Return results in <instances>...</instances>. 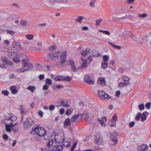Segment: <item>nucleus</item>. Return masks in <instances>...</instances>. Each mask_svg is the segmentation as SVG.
<instances>
[{
  "mask_svg": "<svg viewBox=\"0 0 151 151\" xmlns=\"http://www.w3.org/2000/svg\"><path fill=\"white\" fill-rule=\"evenodd\" d=\"M14 46L12 49H9L8 50V55L9 57L12 58L14 61L16 63H19L20 61V58L22 57H19L18 55L22 54L19 53H17V51L19 49L22 50L23 48L20 44L18 42L14 41L12 43Z\"/></svg>",
  "mask_w": 151,
  "mask_h": 151,
  "instance_id": "obj_1",
  "label": "nucleus"
},
{
  "mask_svg": "<svg viewBox=\"0 0 151 151\" xmlns=\"http://www.w3.org/2000/svg\"><path fill=\"white\" fill-rule=\"evenodd\" d=\"M20 57H22L23 67L20 69H17V71L18 73L23 72L27 70H30L33 68V66L32 64L29 61L28 57L24 54L19 55Z\"/></svg>",
  "mask_w": 151,
  "mask_h": 151,
  "instance_id": "obj_2",
  "label": "nucleus"
},
{
  "mask_svg": "<svg viewBox=\"0 0 151 151\" xmlns=\"http://www.w3.org/2000/svg\"><path fill=\"white\" fill-rule=\"evenodd\" d=\"M32 130L38 136H43L46 132L45 128L37 125L35 126V127L32 128Z\"/></svg>",
  "mask_w": 151,
  "mask_h": 151,
  "instance_id": "obj_3",
  "label": "nucleus"
},
{
  "mask_svg": "<svg viewBox=\"0 0 151 151\" xmlns=\"http://www.w3.org/2000/svg\"><path fill=\"white\" fill-rule=\"evenodd\" d=\"M117 135L115 132L111 133L110 135V140L109 144L110 147L114 146L116 144L117 141Z\"/></svg>",
  "mask_w": 151,
  "mask_h": 151,
  "instance_id": "obj_4",
  "label": "nucleus"
},
{
  "mask_svg": "<svg viewBox=\"0 0 151 151\" xmlns=\"http://www.w3.org/2000/svg\"><path fill=\"white\" fill-rule=\"evenodd\" d=\"M17 119V117L15 116H12L11 114H9L8 117L6 118L3 122L5 125H12L13 122L16 121Z\"/></svg>",
  "mask_w": 151,
  "mask_h": 151,
  "instance_id": "obj_5",
  "label": "nucleus"
},
{
  "mask_svg": "<svg viewBox=\"0 0 151 151\" xmlns=\"http://www.w3.org/2000/svg\"><path fill=\"white\" fill-rule=\"evenodd\" d=\"M148 114V113L147 111L143 112L142 114L140 112H139L136 115L135 117V120L139 121L141 119V121L142 122H144L146 119Z\"/></svg>",
  "mask_w": 151,
  "mask_h": 151,
  "instance_id": "obj_6",
  "label": "nucleus"
},
{
  "mask_svg": "<svg viewBox=\"0 0 151 151\" xmlns=\"http://www.w3.org/2000/svg\"><path fill=\"white\" fill-rule=\"evenodd\" d=\"M93 76L92 75L90 74L86 75L84 79V81L90 85L94 84V81L93 79Z\"/></svg>",
  "mask_w": 151,
  "mask_h": 151,
  "instance_id": "obj_7",
  "label": "nucleus"
},
{
  "mask_svg": "<svg viewBox=\"0 0 151 151\" xmlns=\"http://www.w3.org/2000/svg\"><path fill=\"white\" fill-rule=\"evenodd\" d=\"M67 53L66 51H64L62 53L60 56V61L59 63H58L56 64V65L58 66L60 65H62L66 62V58L67 56Z\"/></svg>",
  "mask_w": 151,
  "mask_h": 151,
  "instance_id": "obj_8",
  "label": "nucleus"
},
{
  "mask_svg": "<svg viewBox=\"0 0 151 151\" xmlns=\"http://www.w3.org/2000/svg\"><path fill=\"white\" fill-rule=\"evenodd\" d=\"M34 123V120L30 118H27L26 119L24 122V126L25 128L30 127Z\"/></svg>",
  "mask_w": 151,
  "mask_h": 151,
  "instance_id": "obj_9",
  "label": "nucleus"
},
{
  "mask_svg": "<svg viewBox=\"0 0 151 151\" xmlns=\"http://www.w3.org/2000/svg\"><path fill=\"white\" fill-rule=\"evenodd\" d=\"M64 134H63L55 135V142L57 143H63L64 139Z\"/></svg>",
  "mask_w": 151,
  "mask_h": 151,
  "instance_id": "obj_10",
  "label": "nucleus"
},
{
  "mask_svg": "<svg viewBox=\"0 0 151 151\" xmlns=\"http://www.w3.org/2000/svg\"><path fill=\"white\" fill-rule=\"evenodd\" d=\"M14 126L15 124H13L12 125H5L6 131L8 132H11V129L14 132L18 131V127L16 129H14Z\"/></svg>",
  "mask_w": 151,
  "mask_h": 151,
  "instance_id": "obj_11",
  "label": "nucleus"
},
{
  "mask_svg": "<svg viewBox=\"0 0 151 151\" xmlns=\"http://www.w3.org/2000/svg\"><path fill=\"white\" fill-rule=\"evenodd\" d=\"M107 121V119L105 116H103L101 118H98V121L100 123L101 125L104 127H105L106 126L105 122Z\"/></svg>",
  "mask_w": 151,
  "mask_h": 151,
  "instance_id": "obj_12",
  "label": "nucleus"
},
{
  "mask_svg": "<svg viewBox=\"0 0 151 151\" xmlns=\"http://www.w3.org/2000/svg\"><path fill=\"white\" fill-rule=\"evenodd\" d=\"M95 142L98 145H102L103 143V140L100 135H96Z\"/></svg>",
  "mask_w": 151,
  "mask_h": 151,
  "instance_id": "obj_13",
  "label": "nucleus"
},
{
  "mask_svg": "<svg viewBox=\"0 0 151 151\" xmlns=\"http://www.w3.org/2000/svg\"><path fill=\"white\" fill-rule=\"evenodd\" d=\"M81 60L83 62L81 66L79 67L78 69L83 70L87 67V61L86 60L83 58H81Z\"/></svg>",
  "mask_w": 151,
  "mask_h": 151,
  "instance_id": "obj_14",
  "label": "nucleus"
},
{
  "mask_svg": "<svg viewBox=\"0 0 151 151\" xmlns=\"http://www.w3.org/2000/svg\"><path fill=\"white\" fill-rule=\"evenodd\" d=\"M55 142H53V140L49 141L46 144V148L45 149H50L53 148V146L55 145Z\"/></svg>",
  "mask_w": 151,
  "mask_h": 151,
  "instance_id": "obj_15",
  "label": "nucleus"
},
{
  "mask_svg": "<svg viewBox=\"0 0 151 151\" xmlns=\"http://www.w3.org/2000/svg\"><path fill=\"white\" fill-rule=\"evenodd\" d=\"M148 149L147 145L146 144H143L138 146L137 150L138 151H145Z\"/></svg>",
  "mask_w": 151,
  "mask_h": 151,
  "instance_id": "obj_16",
  "label": "nucleus"
},
{
  "mask_svg": "<svg viewBox=\"0 0 151 151\" xmlns=\"http://www.w3.org/2000/svg\"><path fill=\"white\" fill-rule=\"evenodd\" d=\"M56 143H55L53 146V148L56 151H61L63 148V146L61 145L57 144Z\"/></svg>",
  "mask_w": 151,
  "mask_h": 151,
  "instance_id": "obj_17",
  "label": "nucleus"
},
{
  "mask_svg": "<svg viewBox=\"0 0 151 151\" xmlns=\"http://www.w3.org/2000/svg\"><path fill=\"white\" fill-rule=\"evenodd\" d=\"M69 63L71 66V70L73 71H76L77 70L76 66L74 64V63L73 60H69Z\"/></svg>",
  "mask_w": 151,
  "mask_h": 151,
  "instance_id": "obj_18",
  "label": "nucleus"
},
{
  "mask_svg": "<svg viewBox=\"0 0 151 151\" xmlns=\"http://www.w3.org/2000/svg\"><path fill=\"white\" fill-rule=\"evenodd\" d=\"M121 78L124 81L123 82L126 83L127 85L129 84L130 79L128 77L124 75Z\"/></svg>",
  "mask_w": 151,
  "mask_h": 151,
  "instance_id": "obj_19",
  "label": "nucleus"
},
{
  "mask_svg": "<svg viewBox=\"0 0 151 151\" xmlns=\"http://www.w3.org/2000/svg\"><path fill=\"white\" fill-rule=\"evenodd\" d=\"M60 106L65 108H68L70 106V104L67 101H60Z\"/></svg>",
  "mask_w": 151,
  "mask_h": 151,
  "instance_id": "obj_20",
  "label": "nucleus"
},
{
  "mask_svg": "<svg viewBox=\"0 0 151 151\" xmlns=\"http://www.w3.org/2000/svg\"><path fill=\"white\" fill-rule=\"evenodd\" d=\"M98 83L99 84H101L103 86H105L106 83L105 79L102 77H100L99 78Z\"/></svg>",
  "mask_w": 151,
  "mask_h": 151,
  "instance_id": "obj_21",
  "label": "nucleus"
},
{
  "mask_svg": "<svg viewBox=\"0 0 151 151\" xmlns=\"http://www.w3.org/2000/svg\"><path fill=\"white\" fill-rule=\"evenodd\" d=\"M1 59L3 62L8 64L12 65V62L9 61L8 59L5 56H2L1 58Z\"/></svg>",
  "mask_w": 151,
  "mask_h": 151,
  "instance_id": "obj_22",
  "label": "nucleus"
},
{
  "mask_svg": "<svg viewBox=\"0 0 151 151\" xmlns=\"http://www.w3.org/2000/svg\"><path fill=\"white\" fill-rule=\"evenodd\" d=\"M127 35L129 36L131 38H132L134 36L132 33L128 31H124L122 34V36L124 37H126Z\"/></svg>",
  "mask_w": 151,
  "mask_h": 151,
  "instance_id": "obj_23",
  "label": "nucleus"
},
{
  "mask_svg": "<svg viewBox=\"0 0 151 151\" xmlns=\"http://www.w3.org/2000/svg\"><path fill=\"white\" fill-rule=\"evenodd\" d=\"M52 134L49 132H46V133L43 135L44 138L45 140H49L51 138Z\"/></svg>",
  "mask_w": 151,
  "mask_h": 151,
  "instance_id": "obj_24",
  "label": "nucleus"
},
{
  "mask_svg": "<svg viewBox=\"0 0 151 151\" xmlns=\"http://www.w3.org/2000/svg\"><path fill=\"white\" fill-rule=\"evenodd\" d=\"M90 51L89 48H87L81 52L82 55L84 57L86 56L89 54Z\"/></svg>",
  "mask_w": 151,
  "mask_h": 151,
  "instance_id": "obj_25",
  "label": "nucleus"
},
{
  "mask_svg": "<svg viewBox=\"0 0 151 151\" xmlns=\"http://www.w3.org/2000/svg\"><path fill=\"white\" fill-rule=\"evenodd\" d=\"M126 18V14L125 12L120 13L118 15V19L119 20L124 19Z\"/></svg>",
  "mask_w": 151,
  "mask_h": 151,
  "instance_id": "obj_26",
  "label": "nucleus"
},
{
  "mask_svg": "<svg viewBox=\"0 0 151 151\" xmlns=\"http://www.w3.org/2000/svg\"><path fill=\"white\" fill-rule=\"evenodd\" d=\"M63 87L64 86L63 85L59 84L53 86V89L54 90L58 91L63 88Z\"/></svg>",
  "mask_w": 151,
  "mask_h": 151,
  "instance_id": "obj_27",
  "label": "nucleus"
},
{
  "mask_svg": "<svg viewBox=\"0 0 151 151\" xmlns=\"http://www.w3.org/2000/svg\"><path fill=\"white\" fill-rule=\"evenodd\" d=\"M10 90L11 91L12 93L13 94H16L18 92V91L16 86H12L10 87Z\"/></svg>",
  "mask_w": 151,
  "mask_h": 151,
  "instance_id": "obj_28",
  "label": "nucleus"
},
{
  "mask_svg": "<svg viewBox=\"0 0 151 151\" xmlns=\"http://www.w3.org/2000/svg\"><path fill=\"white\" fill-rule=\"evenodd\" d=\"M51 53H48L45 57V59L47 61L52 60V56Z\"/></svg>",
  "mask_w": 151,
  "mask_h": 151,
  "instance_id": "obj_29",
  "label": "nucleus"
},
{
  "mask_svg": "<svg viewBox=\"0 0 151 151\" xmlns=\"http://www.w3.org/2000/svg\"><path fill=\"white\" fill-rule=\"evenodd\" d=\"M54 55V58L55 59V60H57L58 59V57L60 54V52L59 51H58L56 52H53Z\"/></svg>",
  "mask_w": 151,
  "mask_h": 151,
  "instance_id": "obj_30",
  "label": "nucleus"
},
{
  "mask_svg": "<svg viewBox=\"0 0 151 151\" xmlns=\"http://www.w3.org/2000/svg\"><path fill=\"white\" fill-rule=\"evenodd\" d=\"M64 127H65L66 126H69L71 124L70 120L69 119H66L64 122Z\"/></svg>",
  "mask_w": 151,
  "mask_h": 151,
  "instance_id": "obj_31",
  "label": "nucleus"
},
{
  "mask_svg": "<svg viewBox=\"0 0 151 151\" xmlns=\"http://www.w3.org/2000/svg\"><path fill=\"white\" fill-rule=\"evenodd\" d=\"M55 81H63V76H58L55 77Z\"/></svg>",
  "mask_w": 151,
  "mask_h": 151,
  "instance_id": "obj_32",
  "label": "nucleus"
},
{
  "mask_svg": "<svg viewBox=\"0 0 151 151\" xmlns=\"http://www.w3.org/2000/svg\"><path fill=\"white\" fill-rule=\"evenodd\" d=\"M80 116L79 114H76L73 115L71 118V121L72 122H74L75 120L79 117Z\"/></svg>",
  "mask_w": 151,
  "mask_h": 151,
  "instance_id": "obj_33",
  "label": "nucleus"
},
{
  "mask_svg": "<svg viewBox=\"0 0 151 151\" xmlns=\"http://www.w3.org/2000/svg\"><path fill=\"white\" fill-rule=\"evenodd\" d=\"M84 18V17H77V19L76 20V21L77 22L81 24L82 23V20Z\"/></svg>",
  "mask_w": 151,
  "mask_h": 151,
  "instance_id": "obj_34",
  "label": "nucleus"
},
{
  "mask_svg": "<svg viewBox=\"0 0 151 151\" xmlns=\"http://www.w3.org/2000/svg\"><path fill=\"white\" fill-rule=\"evenodd\" d=\"M109 43L112 45L114 48L116 49L120 50L121 49L122 47L120 46L114 45L113 44L109 42Z\"/></svg>",
  "mask_w": 151,
  "mask_h": 151,
  "instance_id": "obj_35",
  "label": "nucleus"
},
{
  "mask_svg": "<svg viewBox=\"0 0 151 151\" xmlns=\"http://www.w3.org/2000/svg\"><path fill=\"white\" fill-rule=\"evenodd\" d=\"M105 93L102 90H100L98 92L99 96L102 99Z\"/></svg>",
  "mask_w": 151,
  "mask_h": 151,
  "instance_id": "obj_36",
  "label": "nucleus"
},
{
  "mask_svg": "<svg viewBox=\"0 0 151 151\" xmlns=\"http://www.w3.org/2000/svg\"><path fill=\"white\" fill-rule=\"evenodd\" d=\"M127 85L123 82H120L119 83L117 87L119 88H122Z\"/></svg>",
  "mask_w": 151,
  "mask_h": 151,
  "instance_id": "obj_37",
  "label": "nucleus"
},
{
  "mask_svg": "<svg viewBox=\"0 0 151 151\" xmlns=\"http://www.w3.org/2000/svg\"><path fill=\"white\" fill-rule=\"evenodd\" d=\"M35 89L36 88L35 86H29L27 88L28 90L31 91L32 92H33Z\"/></svg>",
  "mask_w": 151,
  "mask_h": 151,
  "instance_id": "obj_38",
  "label": "nucleus"
},
{
  "mask_svg": "<svg viewBox=\"0 0 151 151\" xmlns=\"http://www.w3.org/2000/svg\"><path fill=\"white\" fill-rule=\"evenodd\" d=\"M72 79L71 77L69 76L66 77H63V81H69Z\"/></svg>",
  "mask_w": 151,
  "mask_h": 151,
  "instance_id": "obj_39",
  "label": "nucleus"
},
{
  "mask_svg": "<svg viewBox=\"0 0 151 151\" xmlns=\"http://www.w3.org/2000/svg\"><path fill=\"white\" fill-rule=\"evenodd\" d=\"M56 2L63 4H66L68 2V0H55Z\"/></svg>",
  "mask_w": 151,
  "mask_h": 151,
  "instance_id": "obj_40",
  "label": "nucleus"
},
{
  "mask_svg": "<svg viewBox=\"0 0 151 151\" xmlns=\"http://www.w3.org/2000/svg\"><path fill=\"white\" fill-rule=\"evenodd\" d=\"M45 83L49 86H50L52 84L51 80L50 78H47L45 80Z\"/></svg>",
  "mask_w": 151,
  "mask_h": 151,
  "instance_id": "obj_41",
  "label": "nucleus"
},
{
  "mask_svg": "<svg viewBox=\"0 0 151 151\" xmlns=\"http://www.w3.org/2000/svg\"><path fill=\"white\" fill-rule=\"evenodd\" d=\"M72 109H68L66 110L65 114L66 115H69L72 114Z\"/></svg>",
  "mask_w": 151,
  "mask_h": 151,
  "instance_id": "obj_42",
  "label": "nucleus"
},
{
  "mask_svg": "<svg viewBox=\"0 0 151 151\" xmlns=\"http://www.w3.org/2000/svg\"><path fill=\"white\" fill-rule=\"evenodd\" d=\"M26 37L27 39L29 40H32L33 39V35H32L27 34Z\"/></svg>",
  "mask_w": 151,
  "mask_h": 151,
  "instance_id": "obj_43",
  "label": "nucleus"
},
{
  "mask_svg": "<svg viewBox=\"0 0 151 151\" xmlns=\"http://www.w3.org/2000/svg\"><path fill=\"white\" fill-rule=\"evenodd\" d=\"M20 23L22 25L25 26L27 25V21L25 20H22L20 21Z\"/></svg>",
  "mask_w": 151,
  "mask_h": 151,
  "instance_id": "obj_44",
  "label": "nucleus"
},
{
  "mask_svg": "<svg viewBox=\"0 0 151 151\" xmlns=\"http://www.w3.org/2000/svg\"><path fill=\"white\" fill-rule=\"evenodd\" d=\"M138 107L139 110H143L145 108V105L143 104H141L139 105Z\"/></svg>",
  "mask_w": 151,
  "mask_h": 151,
  "instance_id": "obj_45",
  "label": "nucleus"
},
{
  "mask_svg": "<svg viewBox=\"0 0 151 151\" xmlns=\"http://www.w3.org/2000/svg\"><path fill=\"white\" fill-rule=\"evenodd\" d=\"M42 137L43 136H38L35 137V139L36 141L38 142H40L41 140Z\"/></svg>",
  "mask_w": 151,
  "mask_h": 151,
  "instance_id": "obj_46",
  "label": "nucleus"
},
{
  "mask_svg": "<svg viewBox=\"0 0 151 151\" xmlns=\"http://www.w3.org/2000/svg\"><path fill=\"white\" fill-rule=\"evenodd\" d=\"M29 48V49L32 50L39 51L40 50V49L34 46H30Z\"/></svg>",
  "mask_w": 151,
  "mask_h": 151,
  "instance_id": "obj_47",
  "label": "nucleus"
},
{
  "mask_svg": "<svg viewBox=\"0 0 151 151\" xmlns=\"http://www.w3.org/2000/svg\"><path fill=\"white\" fill-rule=\"evenodd\" d=\"M82 116L84 118V119L86 121L87 119H88V115L87 113H85L83 114Z\"/></svg>",
  "mask_w": 151,
  "mask_h": 151,
  "instance_id": "obj_48",
  "label": "nucleus"
},
{
  "mask_svg": "<svg viewBox=\"0 0 151 151\" xmlns=\"http://www.w3.org/2000/svg\"><path fill=\"white\" fill-rule=\"evenodd\" d=\"M103 98H102V99H106L108 100L111 98L110 96L107 94L105 93V95L103 96Z\"/></svg>",
  "mask_w": 151,
  "mask_h": 151,
  "instance_id": "obj_49",
  "label": "nucleus"
},
{
  "mask_svg": "<svg viewBox=\"0 0 151 151\" xmlns=\"http://www.w3.org/2000/svg\"><path fill=\"white\" fill-rule=\"evenodd\" d=\"M116 122L114 121L109 122V125L111 127H113L116 125Z\"/></svg>",
  "mask_w": 151,
  "mask_h": 151,
  "instance_id": "obj_50",
  "label": "nucleus"
},
{
  "mask_svg": "<svg viewBox=\"0 0 151 151\" xmlns=\"http://www.w3.org/2000/svg\"><path fill=\"white\" fill-rule=\"evenodd\" d=\"M136 40L137 43L139 44H142L143 43V40L141 38H137Z\"/></svg>",
  "mask_w": 151,
  "mask_h": 151,
  "instance_id": "obj_51",
  "label": "nucleus"
},
{
  "mask_svg": "<svg viewBox=\"0 0 151 151\" xmlns=\"http://www.w3.org/2000/svg\"><path fill=\"white\" fill-rule=\"evenodd\" d=\"M103 60L104 61V62H106L108 60H109V57L107 55H104L103 56Z\"/></svg>",
  "mask_w": 151,
  "mask_h": 151,
  "instance_id": "obj_52",
  "label": "nucleus"
},
{
  "mask_svg": "<svg viewBox=\"0 0 151 151\" xmlns=\"http://www.w3.org/2000/svg\"><path fill=\"white\" fill-rule=\"evenodd\" d=\"M102 65L103 68H106L108 67V63L106 62H102Z\"/></svg>",
  "mask_w": 151,
  "mask_h": 151,
  "instance_id": "obj_53",
  "label": "nucleus"
},
{
  "mask_svg": "<svg viewBox=\"0 0 151 151\" xmlns=\"http://www.w3.org/2000/svg\"><path fill=\"white\" fill-rule=\"evenodd\" d=\"M2 93L5 96H7L9 94V92L6 90H3L2 91Z\"/></svg>",
  "mask_w": 151,
  "mask_h": 151,
  "instance_id": "obj_54",
  "label": "nucleus"
},
{
  "mask_svg": "<svg viewBox=\"0 0 151 151\" xmlns=\"http://www.w3.org/2000/svg\"><path fill=\"white\" fill-rule=\"evenodd\" d=\"M139 17L140 18H145L147 16V15L145 13H143L142 14H139L138 15Z\"/></svg>",
  "mask_w": 151,
  "mask_h": 151,
  "instance_id": "obj_55",
  "label": "nucleus"
},
{
  "mask_svg": "<svg viewBox=\"0 0 151 151\" xmlns=\"http://www.w3.org/2000/svg\"><path fill=\"white\" fill-rule=\"evenodd\" d=\"M6 31L7 34L12 35H14L15 33L14 31L11 30H6Z\"/></svg>",
  "mask_w": 151,
  "mask_h": 151,
  "instance_id": "obj_56",
  "label": "nucleus"
},
{
  "mask_svg": "<svg viewBox=\"0 0 151 151\" xmlns=\"http://www.w3.org/2000/svg\"><path fill=\"white\" fill-rule=\"evenodd\" d=\"M151 103L150 102L147 103L146 104L145 106L147 109H150V108Z\"/></svg>",
  "mask_w": 151,
  "mask_h": 151,
  "instance_id": "obj_57",
  "label": "nucleus"
},
{
  "mask_svg": "<svg viewBox=\"0 0 151 151\" xmlns=\"http://www.w3.org/2000/svg\"><path fill=\"white\" fill-rule=\"evenodd\" d=\"M96 0H91V2L90 3V4L92 7L95 6L94 4L96 2Z\"/></svg>",
  "mask_w": 151,
  "mask_h": 151,
  "instance_id": "obj_58",
  "label": "nucleus"
},
{
  "mask_svg": "<svg viewBox=\"0 0 151 151\" xmlns=\"http://www.w3.org/2000/svg\"><path fill=\"white\" fill-rule=\"evenodd\" d=\"M20 109L21 114L22 115H24L25 114V113L23 109V106L22 105H21L20 106Z\"/></svg>",
  "mask_w": 151,
  "mask_h": 151,
  "instance_id": "obj_59",
  "label": "nucleus"
},
{
  "mask_svg": "<svg viewBox=\"0 0 151 151\" xmlns=\"http://www.w3.org/2000/svg\"><path fill=\"white\" fill-rule=\"evenodd\" d=\"M42 42L41 41H38L37 42V47L39 48L42 47Z\"/></svg>",
  "mask_w": 151,
  "mask_h": 151,
  "instance_id": "obj_60",
  "label": "nucleus"
},
{
  "mask_svg": "<svg viewBox=\"0 0 151 151\" xmlns=\"http://www.w3.org/2000/svg\"><path fill=\"white\" fill-rule=\"evenodd\" d=\"M63 145L66 147H68L70 145V143L69 142H63Z\"/></svg>",
  "mask_w": 151,
  "mask_h": 151,
  "instance_id": "obj_61",
  "label": "nucleus"
},
{
  "mask_svg": "<svg viewBox=\"0 0 151 151\" xmlns=\"http://www.w3.org/2000/svg\"><path fill=\"white\" fill-rule=\"evenodd\" d=\"M55 108V106L53 105H51L49 106V109L50 111L53 110Z\"/></svg>",
  "mask_w": 151,
  "mask_h": 151,
  "instance_id": "obj_62",
  "label": "nucleus"
},
{
  "mask_svg": "<svg viewBox=\"0 0 151 151\" xmlns=\"http://www.w3.org/2000/svg\"><path fill=\"white\" fill-rule=\"evenodd\" d=\"M49 86L45 84L44 85L43 87V89L44 90H46L48 89Z\"/></svg>",
  "mask_w": 151,
  "mask_h": 151,
  "instance_id": "obj_63",
  "label": "nucleus"
},
{
  "mask_svg": "<svg viewBox=\"0 0 151 151\" xmlns=\"http://www.w3.org/2000/svg\"><path fill=\"white\" fill-rule=\"evenodd\" d=\"M121 92L119 91H117L115 93V95L117 97H119L120 96Z\"/></svg>",
  "mask_w": 151,
  "mask_h": 151,
  "instance_id": "obj_64",
  "label": "nucleus"
}]
</instances>
